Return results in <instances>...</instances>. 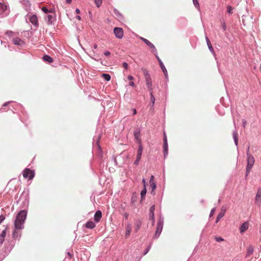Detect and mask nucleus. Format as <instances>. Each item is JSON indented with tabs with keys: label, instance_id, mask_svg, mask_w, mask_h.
I'll list each match as a JSON object with an SVG mask.
<instances>
[{
	"label": "nucleus",
	"instance_id": "1",
	"mask_svg": "<svg viewBox=\"0 0 261 261\" xmlns=\"http://www.w3.org/2000/svg\"><path fill=\"white\" fill-rule=\"evenodd\" d=\"M27 217V212L25 211H21L17 215L14 222V226L16 229L22 228V225Z\"/></svg>",
	"mask_w": 261,
	"mask_h": 261
},
{
	"label": "nucleus",
	"instance_id": "2",
	"mask_svg": "<svg viewBox=\"0 0 261 261\" xmlns=\"http://www.w3.org/2000/svg\"><path fill=\"white\" fill-rule=\"evenodd\" d=\"M254 164V159L250 153H247V165L246 167V176L250 172Z\"/></svg>",
	"mask_w": 261,
	"mask_h": 261
},
{
	"label": "nucleus",
	"instance_id": "3",
	"mask_svg": "<svg viewBox=\"0 0 261 261\" xmlns=\"http://www.w3.org/2000/svg\"><path fill=\"white\" fill-rule=\"evenodd\" d=\"M22 174L24 178H28L30 180L33 179L35 175L34 171L28 168H26L23 170Z\"/></svg>",
	"mask_w": 261,
	"mask_h": 261
},
{
	"label": "nucleus",
	"instance_id": "4",
	"mask_svg": "<svg viewBox=\"0 0 261 261\" xmlns=\"http://www.w3.org/2000/svg\"><path fill=\"white\" fill-rule=\"evenodd\" d=\"M146 85L150 91H152V80L147 71L144 72Z\"/></svg>",
	"mask_w": 261,
	"mask_h": 261
},
{
	"label": "nucleus",
	"instance_id": "5",
	"mask_svg": "<svg viewBox=\"0 0 261 261\" xmlns=\"http://www.w3.org/2000/svg\"><path fill=\"white\" fill-rule=\"evenodd\" d=\"M114 33L118 39H121L123 36V31L121 28H115L114 29Z\"/></svg>",
	"mask_w": 261,
	"mask_h": 261
},
{
	"label": "nucleus",
	"instance_id": "6",
	"mask_svg": "<svg viewBox=\"0 0 261 261\" xmlns=\"http://www.w3.org/2000/svg\"><path fill=\"white\" fill-rule=\"evenodd\" d=\"M255 204L258 206H261V189H258L255 196Z\"/></svg>",
	"mask_w": 261,
	"mask_h": 261
},
{
	"label": "nucleus",
	"instance_id": "7",
	"mask_svg": "<svg viewBox=\"0 0 261 261\" xmlns=\"http://www.w3.org/2000/svg\"><path fill=\"white\" fill-rule=\"evenodd\" d=\"M29 21L34 25L38 26V18L36 15H33L29 17Z\"/></svg>",
	"mask_w": 261,
	"mask_h": 261
},
{
	"label": "nucleus",
	"instance_id": "8",
	"mask_svg": "<svg viewBox=\"0 0 261 261\" xmlns=\"http://www.w3.org/2000/svg\"><path fill=\"white\" fill-rule=\"evenodd\" d=\"M163 229V222L160 221L158 223L157 228L155 231V236L158 237L162 230Z\"/></svg>",
	"mask_w": 261,
	"mask_h": 261
},
{
	"label": "nucleus",
	"instance_id": "9",
	"mask_svg": "<svg viewBox=\"0 0 261 261\" xmlns=\"http://www.w3.org/2000/svg\"><path fill=\"white\" fill-rule=\"evenodd\" d=\"M102 217V213L100 211H97L94 215V221L95 222H99Z\"/></svg>",
	"mask_w": 261,
	"mask_h": 261
},
{
	"label": "nucleus",
	"instance_id": "10",
	"mask_svg": "<svg viewBox=\"0 0 261 261\" xmlns=\"http://www.w3.org/2000/svg\"><path fill=\"white\" fill-rule=\"evenodd\" d=\"M164 155H166L168 154V144H167V140L166 138V136L165 134H164Z\"/></svg>",
	"mask_w": 261,
	"mask_h": 261
},
{
	"label": "nucleus",
	"instance_id": "11",
	"mask_svg": "<svg viewBox=\"0 0 261 261\" xmlns=\"http://www.w3.org/2000/svg\"><path fill=\"white\" fill-rule=\"evenodd\" d=\"M141 40H142L145 43H146L149 47L152 48L154 50L156 51V49L154 46V45L150 42L149 41H148L147 39L144 38L143 37H141Z\"/></svg>",
	"mask_w": 261,
	"mask_h": 261
},
{
	"label": "nucleus",
	"instance_id": "12",
	"mask_svg": "<svg viewBox=\"0 0 261 261\" xmlns=\"http://www.w3.org/2000/svg\"><path fill=\"white\" fill-rule=\"evenodd\" d=\"M155 211V205H152L149 209V216L150 219H152L153 221H154V212Z\"/></svg>",
	"mask_w": 261,
	"mask_h": 261
},
{
	"label": "nucleus",
	"instance_id": "13",
	"mask_svg": "<svg viewBox=\"0 0 261 261\" xmlns=\"http://www.w3.org/2000/svg\"><path fill=\"white\" fill-rule=\"evenodd\" d=\"M13 42L16 45H22L24 42L19 38H14L13 39Z\"/></svg>",
	"mask_w": 261,
	"mask_h": 261
},
{
	"label": "nucleus",
	"instance_id": "14",
	"mask_svg": "<svg viewBox=\"0 0 261 261\" xmlns=\"http://www.w3.org/2000/svg\"><path fill=\"white\" fill-rule=\"evenodd\" d=\"M248 228V224L247 222L244 223L240 227V230L241 233H243Z\"/></svg>",
	"mask_w": 261,
	"mask_h": 261
},
{
	"label": "nucleus",
	"instance_id": "15",
	"mask_svg": "<svg viewBox=\"0 0 261 261\" xmlns=\"http://www.w3.org/2000/svg\"><path fill=\"white\" fill-rule=\"evenodd\" d=\"M6 230L7 228L4 230L0 234V243L1 244H2L4 241L5 237H6Z\"/></svg>",
	"mask_w": 261,
	"mask_h": 261
},
{
	"label": "nucleus",
	"instance_id": "16",
	"mask_svg": "<svg viewBox=\"0 0 261 261\" xmlns=\"http://www.w3.org/2000/svg\"><path fill=\"white\" fill-rule=\"evenodd\" d=\"M85 227L87 228L93 229L95 227V224L92 221H89L85 224Z\"/></svg>",
	"mask_w": 261,
	"mask_h": 261
},
{
	"label": "nucleus",
	"instance_id": "17",
	"mask_svg": "<svg viewBox=\"0 0 261 261\" xmlns=\"http://www.w3.org/2000/svg\"><path fill=\"white\" fill-rule=\"evenodd\" d=\"M143 151V147L141 145H140L139 147L138 151H137V158L138 159H141V155L142 154Z\"/></svg>",
	"mask_w": 261,
	"mask_h": 261
},
{
	"label": "nucleus",
	"instance_id": "18",
	"mask_svg": "<svg viewBox=\"0 0 261 261\" xmlns=\"http://www.w3.org/2000/svg\"><path fill=\"white\" fill-rule=\"evenodd\" d=\"M159 62H160V67H161L162 71H163L165 76L167 77V71L165 67L164 66L163 62L160 60H159Z\"/></svg>",
	"mask_w": 261,
	"mask_h": 261
},
{
	"label": "nucleus",
	"instance_id": "19",
	"mask_svg": "<svg viewBox=\"0 0 261 261\" xmlns=\"http://www.w3.org/2000/svg\"><path fill=\"white\" fill-rule=\"evenodd\" d=\"M7 8L6 5L0 3V14H3L7 10Z\"/></svg>",
	"mask_w": 261,
	"mask_h": 261
},
{
	"label": "nucleus",
	"instance_id": "20",
	"mask_svg": "<svg viewBox=\"0 0 261 261\" xmlns=\"http://www.w3.org/2000/svg\"><path fill=\"white\" fill-rule=\"evenodd\" d=\"M55 20V17L52 15H47V23L51 24Z\"/></svg>",
	"mask_w": 261,
	"mask_h": 261
},
{
	"label": "nucleus",
	"instance_id": "21",
	"mask_svg": "<svg viewBox=\"0 0 261 261\" xmlns=\"http://www.w3.org/2000/svg\"><path fill=\"white\" fill-rule=\"evenodd\" d=\"M146 192L147 190L146 187H144V189L141 192V201L144 199Z\"/></svg>",
	"mask_w": 261,
	"mask_h": 261
},
{
	"label": "nucleus",
	"instance_id": "22",
	"mask_svg": "<svg viewBox=\"0 0 261 261\" xmlns=\"http://www.w3.org/2000/svg\"><path fill=\"white\" fill-rule=\"evenodd\" d=\"M233 138L236 145L237 146L238 143V133L236 132L233 133Z\"/></svg>",
	"mask_w": 261,
	"mask_h": 261
},
{
	"label": "nucleus",
	"instance_id": "23",
	"mask_svg": "<svg viewBox=\"0 0 261 261\" xmlns=\"http://www.w3.org/2000/svg\"><path fill=\"white\" fill-rule=\"evenodd\" d=\"M43 60L48 63H51L53 62L52 58L48 55H45L43 57Z\"/></svg>",
	"mask_w": 261,
	"mask_h": 261
},
{
	"label": "nucleus",
	"instance_id": "24",
	"mask_svg": "<svg viewBox=\"0 0 261 261\" xmlns=\"http://www.w3.org/2000/svg\"><path fill=\"white\" fill-rule=\"evenodd\" d=\"M102 77H103V79L107 81H109L111 80V76L110 74L107 73H103L102 74Z\"/></svg>",
	"mask_w": 261,
	"mask_h": 261
},
{
	"label": "nucleus",
	"instance_id": "25",
	"mask_svg": "<svg viewBox=\"0 0 261 261\" xmlns=\"http://www.w3.org/2000/svg\"><path fill=\"white\" fill-rule=\"evenodd\" d=\"M253 251H254L253 247L251 246H249L247 249V255H249L252 254V253L253 252Z\"/></svg>",
	"mask_w": 261,
	"mask_h": 261
},
{
	"label": "nucleus",
	"instance_id": "26",
	"mask_svg": "<svg viewBox=\"0 0 261 261\" xmlns=\"http://www.w3.org/2000/svg\"><path fill=\"white\" fill-rule=\"evenodd\" d=\"M150 186L152 189V191H151V193L154 194V193H153V191L156 188V184L155 182H152V183H150Z\"/></svg>",
	"mask_w": 261,
	"mask_h": 261
},
{
	"label": "nucleus",
	"instance_id": "27",
	"mask_svg": "<svg viewBox=\"0 0 261 261\" xmlns=\"http://www.w3.org/2000/svg\"><path fill=\"white\" fill-rule=\"evenodd\" d=\"M223 216L224 213L223 212H221L220 213H219V214L218 215L217 217L216 223H218L220 219L223 217Z\"/></svg>",
	"mask_w": 261,
	"mask_h": 261
},
{
	"label": "nucleus",
	"instance_id": "28",
	"mask_svg": "<svg viewBox=\"0 0 261 261\" xmlns=\"http://www.w3.org/2000/svg\"><path fill=\"white\" fill-rule=\"evenodd\" d=\"M130 231H131V227L129 226H127L126 227L125 236H128L129 235V234H130Z\"/></svg>",
	"mask_w": 261,
	"mask_h": 261
},
{
	"label": "nucleus",
	"instance_id": "29",
	"mask_svg": "<svg viewBox=\"0 0 261 261\" xmlns=\"http://www.w3.org/2000/svg\"><path fill=\"white\" fill-rule=\"evenodd\" d=\"M193 4L194 5V6H195V7L198 9V10H199L200 9V6H199V4L197 0H193Z\"/></svg>",
	"mask_w": 261,
	"mask_h": 261
},
{
	"label": "nucleus",
	"instance_id": "30",
	"mask_svg": "<svg viewBox=\"0 0 261 261\" xmlns=\"http://www.w3.org/2000/svg\"><path fill=\"white\" fill-rule=\"evenodd\" d=\"M150 100L152 103V106H153L154 102H155V98L152 94V91H150Z\"/></svg>",
	"mask_w": 261,
	"mask_h": 261
},
{
	"label": "nucleus",
	"instance_id": "31",
	"mask_svg": "<svg viewBox=\"0 0 261 261\" xmlns=\"http://www.w3.org/2000/svg\"><path fill=\"white\" fill-rule=\"evenodd\" d=\"M134 136L137 140H139L140 132L138 130L135 131Z\"/></svg>",
	"mask_w": 261,
	"mask_h": 261
},
{
	"label": "nucleus",
	"instance_id": "32",
	"mask_svg": "<svg viewBox=\"0 0 261 261\" xmlns=\"http://www.w3.org/2000/svg\"><path fill=\"white\" fill-rule=\"evenodd\" d=\"M136 231H137L140 227V226L141 225V222L140 221H137L136 223Z\"/></svg>",
	"mask_w": 261,
	"mask_h": 261
},
{
	"label": "nucleus",
	"instance_id": "33",
	"mask_svg": "<svg viewBox=\"0 0 261 261\" xmlns=\"http://www.w3.org/2000/svg\"><path fill=\"white\" fill-rule=\"evenodd\" d=\"M95 3L97 7H99L102 4V0H95Z\"/></svg>",
	"mask_w": 261,
	"mask_h": 261
},
{
	"label": "nucleus",
	"instance_id": "34",
	"mask_svg": "<svg viewBox=\"0 0 261 261\" xmlns=\"http://www.w3.org/2000/svg\"><path fill=\"white\" fill-rule=\"evenodd\" d=\"M214 238H215V240L218 242L224 241V239L220 237H215Z\"/></svg>",
	"mask_w": 261,
	"mask_h": 261
},
{
	"label": "nucleus",
	"instance_id": "35",
	"mask_svg": "<svg viewBox=\"0 0 261 261\" xmlns=\"http://www.w3.org/2000/svg\"><path fill=\"white\" fill-rule=\"evenodd\" d=\"M136 201V194L134 193L133 194V196H132V201L133 203H134Z\"/></svg>",
	"mask_w": 261,
	"mask_h": 261
},
{
	"label": "nucleus",
	"instance_id": "36",
	"mask_svg": "<svg viewBox=\"0 0 261 261\" xmlns=\"http://www.w3.org/2000/svg\"><path fill=\"white\" fill-rule=\"evenodd\" d=\"M42 10L45 13H48V10L45 7H43L42 8Z\"/></svg>",
	"mask_w": 261,
	"mask_h": 261
},
{
	"label": "nucleus",
	"instance_id": "37",
	"mask_svg": "<svg viewBox=\"0 0 261 261\" xmlns=\"http://www.w3.org/2000/svg\"><path fill=\"white\" fill-rule=\"evenodd\" d=\"M149 182L150 183L155 182L154 176H153V175L151 176V177L149 180Z\"/></svg>",
	"mask_w": 261,
	"mask_h": 261
},
{
	"label": "nucleus",
	"instance_id": "38",
	"mask_svg": "<svg viewBox=\"0 0 261 261\" xmlns=\"http://www.w3.org/2000/svg\"><path fill=\"white\" fill-rule=\"evenodd\" d=\"M5 217L3 215L0 216V224L5 220Z\"/></svg>",
	"mask_w": 261,
	"mask_h": 261
},
{
	"label": "nucleus",
	"instance_id": "39",
	"mask_svg": "<svg viewBox=\"0 0 261 261\" xmlns=\"http://www.w3.org/2000/svg\"><path fill=\"white\" fill-rule=\"evenodd\" d=\"M242 123H243V127H245L247 125V121L245 119L242 120Z\"/></svg>",
	"mask_w": 261,
	"mask_h": 261
},
{
	"label": "nucleus",
	"instance_id": "40",
	"mask_svg": "<svg viewBox=\"0 0 261 261\" xmlns=\"http://www.w3.org/2000/svg\"><path fill=\"white\" fill-rule=\"evenodd\" d=\"M122 66L124 68H125L126 69L128 68V64L126 62H124L122 64Z\"/></svg>",
	"mask_w": 261,
	"mask_h": 261
},
{
	"label": "nucleus",
	"instance_id": "41",
	"mask_svg": "<svg viewBox=\"0 0 261 261\" xmlns=\"http://www.w3.org/2000/svg\"><path fill=\"white\" fill-rule=\"evenodd\" d=\"M129 85L132 86V87H135V84L134 82H133V81H130L129 83Z\"/></svg>",
	"mask_w": 261,
	"mask_h": 261
},
{
	"label": "nucleus",
	"instance_id": "42",
	"mask_svg": "<svg viewBox=\"0 0 261 261\" xmlns=\"http://www.w3.org/2000/svg\"><path fill=\"white\" fill-rule=\"evenodd\" d=\"M140 160V159H138L137 158H136V160L135 161L134 164L136 165H138Z\"/></svg>",
	"mask_w": 261,
	"mask_h": 261
},
{
	"label": "nucleus",
	"instance_id": "43",
	"mask_svg": "<svg viewBox=\"0 0 261 261\" xmlns=\"http://www.w3.org/2000/svg\"><path fill=\"white\" fill-rule=\"evenodd\" d=\"M215 212V208H213L211 210V214H210V217H211L212 215H214V213Z\"/></svg>",
	"mask_w": 261,
	"mask_h": 261
},
{
	"label": "nucleus",
	"instance_id": "44",
	"mask_svg": "<svg viewBox=\"0 0 261 261\" xmlns=\"http://www.w3.org/2000/svg\"><path fill=\"white\" fill-rule=\"evenodd\" d=\"M111 54L110 52L109 51H106L105 53H104V55L106 56H110Z\"/></svg>",
	"mask_w": 261,
	"mask_h": 261
},
{
	"label": "nucleus",
	"instance_id": "45",
	"mask_svg": "<svg viewBox=\"0 0 261 261\" xmlns=\"http://www.w3.org/2000/svg\"><path fill=\"white\" fill-rule=\"evenodd\" d=\"M208 46V48L209 49L212 51L213 50V48L212 47V45H211V43H210V44H207Z\"/></svg>",
	"mask_w": 261,
	"mask_h": 261
},
{
	"label": "nucleus",
	"instance_id": "46",
	"mask_svg": "<svg viewBox=\"0 0 261 261\" xmlns=\"http://www.w3.org/2000/svg\"><path fill=\"white\" fill-rule=\"evenodd\" d=\"M127 79L128 80H130V81H132L134 79V77L132 76V75H128L127 76Z\"/></svg>",
	"mask_w": 261,
	"mask_h": 261
},
{
	"label": "nucleus",
	"instance_id": "47",
	"mask_svg": "<svg viewBox=\"0 0 261 261\" xmlns=\"http://www.w3.org/2000/svg\"><path fill=\"white\" fill-rule=\"evenodd\" d=\"M206 41L207 42V44H210L211 43L209 39L207 37H206Z\"/></svg>",
	"mask_w": 261,
	"mask_h": 261
},
{
	"label": "nucleus",
	"instance_id": "48",
	"mask_svg": "<svg viewBox=\"0 0 261 261\" xmlns=\"http://www.w3.org/2000/svg\"><path fill=\"white\" fill-rule=\"evenodd\" d=\"M223 30L224 31L226 30V25L225 24H223Z\"/></svg>",
	"mask_w": 261,
	"mask_h": 261
},
{
	"label": "nucleus",
	"instance_id": "49",
	"mask_svg": "<svg viewBox=\"0 0 261 261\" xmlns=\"http://www.w3.org/2000/svg\"><path fill=\"white\" fill-rule=\"evenodd\" d=\"M142 181H143V183L144 184V187H146V181H145V180L144 179H143Z\"/></svg>",
	"mask_w": 261,
	"mask_h": 261
},
{
	"label": "nucleus",
	"instance_id": "50",
	"mask_svg": "<svg viewBox=\"0 0 261 261\" xmlns=\"http://www.w3.org/2000/svg\"><path fill=\"white\" fill-rule=\"evenodd\" d=\"M66 2L68 4H70L72 2V0H66Z\"/></svg>",
	"mask_w": 261,
	"mask_h": 261
},
{
	"label": "nucleus",
	"instance_id": "51",
	"mask_svg": "<svg viewBox=\"0 0 261 261\" xmlns=\"http://www.w3.org/2000/svg\"><path fill=\"white\" fill-rule=\"evenodd\" d=\"M75 12H76V13L79 14V13H80V10L79 9H76V10H75Z\"/></svg>",
	"mask_w": 261,
	"mask_h": 261
},
{
	"label": "nucleus",
	"instance_id": "52",
	"mask_svg": "<svg viewBox=\"0 0 261 261\" xmlns=\"http://www.w3.org/2000/svg\"><path fill=\"white\" fill-rule=\"evenodd\" d=\"M93 47L94 49H96L97 48V45L96 44H94L93 45Z\"/></svg>",
	"mask_w": 261,
	"mask_h": 261
},
{
	"label": "nucleus",
	"instance_id": "53",
	"mask_svg": "<svg viewBox=\"0 0 261 261\" xmlns=\"http://www.w3.org/2000/svg\"><path fill=\"white\" fill-rule=\"evenodd\" d=\"M54 10L53 9L48 10V13H53Z\"/></svg>",
	"mask_w": 261,
	"mask_h": 261
},
{
	"label": "nucleus",
	"instance_id": "54",
	"mask_svg": "<svg viewBox=\"0 0 261 261\" xmlns=\"http://www.w3.org/2000/svg\"><path fill=\"white\" fill-rule=\"evenodd\" d=\"M232 10V9L231 7L229 6V14L231 13Z\"/></svg>",
	"mask_w": 261,
	"mask_h": 261
},
{
	"label": "nucleus",
	"instance_id": "55",
	"mask_svg": "<svg viewBox=\"0 0 261 261\" xmlns=\"http://www.w3.org/2000/svg\"><path fill=\"white\" fill-rule=\"evenodd\" d=\"M76 18L79 20H81V17L80 16H76Z\"/></svg>",
	"mask_w": 261,
	"mask_h": 261
},
{
	"label": "nucleus",
	"instance_id": "56",
	"mask_svg": "<svg viewBox=\"0 0 261 261\" xmlns=\"http://www.w3.org/2000/svg\"><path fill=\"white\" fill-rule=\"evenodd\" d=\"M9 103V102H6V103H5L4 104V105H3V106H7Z\"/></svg>",
	"mask_w": 261,
	"mask_h": 261
},
{
	"label": "nucleus",
	"instance_id": "57",
	"mask_svg": "<svg viewBox=\"0 0 261 261\" xmlns=\"http://www.w3.org/2000/svg\"><path fill=\"white\" fill-rule=\"evenodd\" d=\"M137 113L136 110L134 109V115H135Z\"/></svg>",
	"mask_w": 261,
	"mask_h": 261
},
{
	"label": "nucleus",
	"instance_id": "58",
	"mask_svg": "<svg viewBox=\"0 0 261 261\" xmlns=\"http://www.w3.org/2000/svg\"><path fill=\"white\" fill-rule=\"evenodd\" d=\"M249 147H248V148H247V153H249Z\"/></svg>",
	"mask_w": 261,
	"mask_h": 261
},
{
	"label": "nucleus",
	"instance_id": "59",
	"mask_svg": "<svg viewBox=\"0 0 261 261\" xmlns=\"http://www.w3.org/2000/svg\"><path fill=\"white\" fill-rule=\"evenodd\" d=\"M15 231H14L13 233V237H14L15 236Z\"/></svg>",
	"mask_w": 261,
	"mask_h": 261
},
{
	"label": "nucleus",
	"instance_id": "60",
	"mask_svg": "<svg viewBox=\"0 0 261 261\" xmlns=\"http://www.w3.org/2000/svg\"><path fill=\"white\" fill-rule=\"evenodd\" d=\"M227 11H228V7L227 8Z\"/></svg>",
	"mask_w": 261,
	"mask_h": 261
}]
</instances>
